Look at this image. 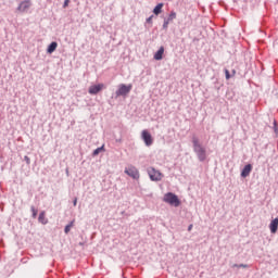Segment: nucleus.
<instances>
[{
    "mask_svg": "<svg viewBox=\"0 0 278 278\" xmlns=\"http://www.w3.org/2000/svg\"><path fill=\"white\" fill-rule=\"evenodd\" d=\"M192 147H193V152L195 153L199 162H205L207 160V149L203 143H201V140H199V137L195 135L192 136L191 138Z\"/></svg>",
    "mask_w": 278,
    "mask_h": 278,
    "instance_id": "obj_1",
    "label": "nucleus"
},
{
    "mask_svg": "<svg viewBox=\"0 0 278 278\" xmlns=\"http://www.w3.org/2000/svg\"><path fill=\"white\" fill-rule=\"evenodd\" d=\"M164 203H168L169 205H174V207H179L181 205V201H179V197L173 192H167L163 198Z\"/></svg>",
    "mask_w": 278,
    "mask_h": 278,
    "instance_id": "obj_2",
    "label": "nucleus"
},
{
    "mask_svg": "<svg viewBox=\"0 0 278 278\" xmlns=\"http://www.w3.org/2000/svg\"><path fill=\"white\" fill-rule=\"evenodd\" d=\"M131 88H134V86L131 84L129 85H125V84H121L118 86V89L115 91V97H127V94H129L131 92Z\"/></svg>",
    "mask_w": 278,
    "mask_h": 278,
    "instance_id": "obj_3",
    "label": "nucleus"
},
{
    "mask_svg": "<svg viewBox=\"0 0 278 278\" xmlns=\"http://www.w3.org/2000/svg\"><path fill=\"white\" fill-rule=\"evenodd\" d=\"M148 175H149L151 181H162V179L164 177V175L160 170H157L153 167L148 169Z\"/></svg>",
    "mask_w": 278,
    "mask_h": 278,
    "instance_id": "obj_4",
    "label": "nucleus"
},
{
    "mask_svg": "<svg viewBox=\"0 0 278 278\" xmlns=\"http://www.w3.org/2000/svg\"><path fill=\"white\" fill-rule=\"evenodd\" d=\"M30 8H31V0H23L22 2H20L16 10L21 14H27Z\"/></svg>",
    "mask_w": 278,
    "mask_h": 278,
    "instance_id": "obj_5",
    "label": "nucleus"
},
{
    "mask_svg": "<svg viewBox=\"0 0 278 278\" xmlns=\"http://www.w3.org/2000/svg\"><path fill=\"white\" fill-rule=\"evenodd\" d=\"M124 173L132 179H140V172L138 170V168H136V166L126 167Z\"/></svg>",
    "mask_w": 278,
    "mask_h": 278,
    "instance_id": "obj_6",
    "label": "nucleus"
},
{
    "mask_svg": "<svg viewBox=\"0 0 278 278\" xmlns=\"http://www.w3.org/2000/svg\"><path fill=\"white\" fill-rule=\"evenodd\" d=\"M141 138L146 144V147H151L153 144V137L149 130H142Z\"/></svg>",
    "mask_w": 278,
    "mask_h": 278,
    "instance_id": "obj_7",
    "label": "nucleus"
},
{
    "mask_svg": "<svg viewBox=\"0 0 278 278\" xmlns=\"http://www.w3.org/2000/svg\"><path fill=\"white\" fill-rule=\"evenodd\" d=\"M104 88L105 85L103 84L92 85L89 87V94H99Z\"/></svg>",
    "mask_w": 278,
    "mask_h": 278,
    "instance_id": "obj_8",
    "label": "nucleus"
},
{
    "mask_svg": "<svg viewBox=\"0 0 278 278\" xmlns=\"http://www.w3.org/2000/svg\"><path fill=\"white\" fill-rule=\"evenodd\" d=\"M251 170H253V165L251 164L245 165L241 172V177L243 178L249 177L251 175Z\"/></svg>",
    "mask_w": 278,
    "mask_h": 278,
    "instance_id": "obj_9",
    "label": "nucleus"
},
{
    "mask_svg": "<svg viewBox=\"0 0 278 278\" xmlns=\"http://www.w3.org/2000/svg\"><path fill=\"white\" fill-rule=\"evenodd\" d=\"M269 229L271 231V233H277V229H278V218H275L270 222L269 224Z\"/></svg>",
    "mask_w": 278,
    "mask_h": 278,
    "instance_id": "obj_10",
    "label": "nucleus"
},
{
    "mask_svg": "<svg viewBox=\"0 0 278 278\" xmlns=\"http://www.w3.org/2000/svg\"><path fill=\"white\" fill-rule=\"evenodd\" d=\"M164 58V47L162 46L155 53H154V60L160 61Z\"/></svg>",
    "mask_w": 278,
    "mask_h": 278,
    "instance_id": "obj_11",
    "label": "nucleus"
},
{
    "mask_svg": "<svg viewBox=\"0 0 278 278\" xmlns=\"http://www.w3.org/2000/svg\"><path fill=\"white\" fill-rule=\"evenodd\" d=\"M164 8V3H159L154 9H153V14H155V16H160V14H162V9Z\"/></svg>",
    "mask_w": 278,
    "mask_h": 278,
    "instance_id": "obj_12",
    "label": "nucleus"
},
{
    "mask_svg": "<svg viewBox=\"0 0 278 278\" xmlns=\"http://www.w3.org/2000/svg\"><path fill=\"white\" fill-rule=\"evenodd\" d=\"M167 20L168 23H173L175 18H177V12L170 11L167 17H164Z\"/></svg>",
    "mask_w": 278,
    "mask_h": 278,
    "instance_id": "obj_13",
    "label": "nucleus"
},
{
    "mask_svg": "<svg viewBox=\"0 0 278 278\" xmlns=\"http://www.w3.org/2000/svg\"><path fill=\"white\" fill-rule=\"evenodd\" d=\"M55 49H58V42L52 41L47 48V53H53Z\"/></svg>",
    "mask_w": 278,
    "mask_h": 278,
    "instance_id": "obj_14",
    "label": "nucleus"
},
{
    "mask_svg": "<svg viewBox=\"0 0 278 278\" xmlns=\"http://www.w3.org/2000/svg\"><path fill=\"white\" fill-rule=\"evenodd\" d=\"M74 225H75V220L70 222L68 225L65 226L64 232L70 233L71 229H73Z\"/></svg>",
    "mask_w": 278,
    "mask_h": 278,
    "instance_id": "obj_15",
    "label": "nucleus"
},
{
    "mask_svg": "<svg viewBox=\"0 0 278 278\" xmlns=\"http://www.w3.org/2000/svg\"><path fill=\"white\" fill-rule=\"evenodd\" d=\"M38 220H39V223H41L42 225H47V220L45 219V211H42V212L39 214Z\"/></svg>",
    "mask_w": 278,
    "mask_h": 278,
    "instance_id": "obj_16",
    "label": "nucleus"
},
{
    "mask_svg": "<svg viewBox=\"0 0 278 278\" xmlns=\"http://www.w3.org/2000/svg\"><path fill=\"white\" fill-rule=\"evenodd\" d=\"M101 151H105V147L102 146L100 148H97L93 152H92V155L93 157H96V155H99V153H101Z\"/></svg>",
    "mask_w": 278,
    "mask_h": 278,
    "instance_id": "obj_17",
    "label": "nucleus"
},
{
    "mask_svg": "<svg viewBox=\"0 0 278 278\" xmlns=\"http://www.w3.org/2000/svg\"><path fill=\"white\" fill-rule=\"evenodd\" d=\"M232 268H249V265H247V264H233Z\"/></svg>",
    "mask_w": 278,
    "mask_h": 278,
    "instance_id": "obj_18",
    "label": "nucleus"
},
{
    "mask_svg": "<svg viewBox=\"0 0 278 278\" xmlns=\"http://www.w3.org/2000/svg\"><path fill=\"white\" fill-rule=\"evenodd\" d=\"M168 25H170V22H168L167 20L164 18V22H163V29L166 31L168 29Z\"/></svg>",
    "mask_w": 278,
    "mask_h": 278,
    "instance_id": "obj_19",
    "label": "nucleus"
},
{
    "mask_svg": "<svg viewBox=\"0 0 278 278\" xmlns=\"http://www.w3.org/2000/svg\"><path fill=\"white\" fill-rule=\"evenodd\" d=\"M30 212L33 214V218H36V216H38V211L36 210V207L31 206Z\"/></svg>",
    "mask_w": 278,
    "mask_h": 278,
    "instance_id": "obj_20",
    "label": "nucleus"
},
{
    "mask_svg": "<svg viewBox=\"0 0 278 278\" xmlns=\"http://www.w3.org/2000/svg\"><path fill=\"white\" fill-rule=\"evenodd\" d=\"M24 162H26V164L29 166V164H31V159H29V156L25 155Z\"/></svg>",
    "mask_w": 278,
    "mask_h": 278,
    "instance_id": "obj_21",
    "label": "nucleus"
},
{
    "mask_svg": "<svg viewBox=\"0 0 278 278\" xmlns=\"http://www.w3.org/2000/svg\"><path fill=\"white\" fill-rule=\"evenodd\" d=\"M226 79H231V74L229 73V70H225Z\"/></svg>",
    "mask_w": 278,
    "mask_h": 278,
    "instance_id": "obj_22",
    "label": "nucleus"
},
{
    "mask_svg": "<svg viewBox=\"0 0 278 278\" xmlns=\"http://www.w3.org/2000/svg\"><path fill=\"white\" fill-rule=\"evenodd\" d=\"M146 23H153V15L149 16L147 20H146Z\"/></svg>",
    "mask_w": 278,
    "mask_h": 278,
    "instance_id": "obj_23",
    "label": "nucleus"
},
{
    "mask_svg": "<svg viewBox=\"0 0 278 278\" xmlns=\"http://www.w3.org/2000/svg\"><path fill=\"white\" fill-rule=\"evenodd\" d=\"M68 3H71V0H65L63 3V8H68Z\"/></svg>",
    "mask_w": 278,
    "mask_h": 278,
    "instance_id": "obj_24",
    "label": "nucleus"
},
{
    "mask_svg": "<svg viewBox=\"0 0 278 278\" xmlns=\"http://www.w3.org/2000/svg\"><path fill=\"white\" fill-rule=\"evenodd\" d=\"M274 131H275V134H277V131H278V128H277V121H274Z\"/></svg>",
    "mask_w": 278,
    "mask_h": 278,
    "instance_id": "obj_25",
    "label": "nucleus"
},
{
    "mask_svg": "<svg viewBox=\"0 0 278 278\" xmlns=\"http://www.w3.org/2000/svg\"><path fill=\"white\" fill-rule=\"evenodd\" d=\"M73 205H74V207L77 206V198L74 199Z\"/></svg>",
    "mask_w": 278,
    "mask_h": 278,
    "instance_id": "obj_26",
    "label": "nucleus"
},
{
    "mask_svg": "<svg viewBox=\"0 0 278 278\" xmlns=\"http://www.w3.org/2000/svg\"><path fill=\"white\" fill-rule=\"evenodd\" d=\"M188 231H192V225L188 226Z\"/></svg>",
    "mask_w": 278,
    "mask_h": 278,
    "instance_id": "obj_27",
    "label": "nucleus"
},
{
    "mask_svg": "<svg viewBox=\"0 0 278 278\" xmlns=\"http://www.w3.org/2000/svg\"><path fill=\"white\" fill-rule=\"evenodd\" d=\"M79 247H84V242H79Z\"/></svg>",
    "mask_w": 278,
    "mask_h": 278,
    "instance_id": "obj_28",
    "label": "nucleus"
}]
</instances>
